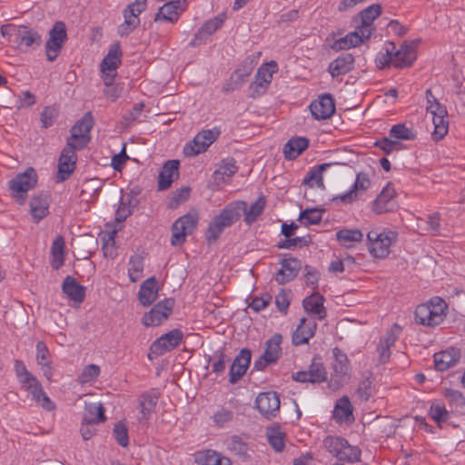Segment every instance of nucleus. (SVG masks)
<instances>
[{"label": "nucleus", "instance_id": "052dcab7", "mask_svg": "<svg viewBox=\"0 0 465 465\" xmlns=\"http://www.w3.org/2000/svg\"><path fill=\"white\" fill-rule=\"evenodd\" d=\"M269 86L270 84H266L255 75L253 81L248 87L249 97L255 99L262 96L267 92Z\"/></svg>", "mask_w": 465, "mask_h": 465}, {"label": "nucleus", "instance_id": "f03ea898", "mask_svg": "<svg viewBox=\"0 0 465 465\" xmlns=\"http://www.w3.org/2000/svg\"><path fill=\"white\" fill-rule=\"evenodd\" d=\"M398 238L396 232L386 229H373L367 233V246L370 253L379 259L386 258L391 246Z\"/></svg>", "mask_w": 465, "mask_h": 465}, {"label": "nucleus", "instance_id": "6e6d98bb", "mask_svg": "<svg viewBox=\"0 0 465 465\" xmlns=\"http://www.w3.org/2000/svg\"><path fill=\"white\" fill-rule=\"evenodd\" d=\"M426 99H427V111L434 116L438 115H448L447 110L445 106H443L437 98L432 94L430 89L426 91Z\"/></svg>", "mask_w": 465, "mask_h": 465}, {"label": "nucleus", "instance_id": "864d4df0", "mask_svg": "<svg viewBox=\"0 0 465 465\" xmlns=\"http://www.w3.org/2000/svg\"><path fill=\"white\" fill-rule=\"evenodd\" d=\"M270 445L276 450L282 451L285 446V433L280 428H270L267 431Z\"/></svg>", "mask_w": 465, "mask_h": 465}, {"label": "nucleus", "instance_id": "09e8293b", "mask_svg": "<svg viewBox=\"0 0 465 465\" xmlns=\"http://www.w3.org/2000/svg\"><path fill=\"white\" fill-rule=\"evenodd\" d=\"M144 269V259L140 254H133L127 264L128 277L132 282H136L142 279Z\"/></svg>", "mask_w": 465, "mask_h": 465}, {"label": "nucleus", "instance_id": "2eb2a0df", "mask_svg": "<svg viewBox=\"0 0 465 465\" xmlns=\"http://www.w3.org/2000/svg\"><path fill=\"white\" fill-rule=\"evenodd\" d=\"M292 379L299 382L320 383L327 379V371L321 358L314 357L309 369L293 373Z\"/></svg>", "mask_w": 465, "mask_h": 465}, {"label": "nucleus", "instance_id": "b1692460", "mask_svg": "<svg viewBox=\"0 0 465 465\" xmlns=\"http://www.w3.org/2000/svg\"><path fill=\"white\" fill-rule=\"evenodd\" d=\"M251 351L242 349L239 354L234 358L230 368V382L236 383L246 372L251 362Z\"/></svg>", "mask_w": 465, "mask_h": 465}, {"label": "nucleus", "instance_id": "9d476101", "mask_svg": "<svg viewBox=\"0 0 465 465\" xmlns=\"http://www.w3.org/2000/svg\"><path fill=\"white\" fill-rule=\"evenodd\" d=\"M387 52L391 64L397 68L409 67L416 60V52L411 45L404 43L400 49L392 42L386 44Z\"/></svg>", "mask_w": 465, "mask_h": 465}, {"label": "nucleus", "instance_id": "f3484780", "mask_svg": "<svg viewBox=\"0 0 465 465\" xmlns=\"http://www.w3.org/2000/svg\"><path fill=\"white\" fill-rule=\"evenodd\" d=\"M280 397L275 391L261 392L255 401V407L266 419L276 417L280 411Z\"/></svg>", "mask_w": 465, "mask_h": 465}, {"label": "nucleus", "instance_id": "c85d7f7f", "mask_svg": "<svg viewBox=\"0 0 465 465\" xmlns=\"http://www.w3.org/2000/svg\"><path fill=\"white\" fill-rule=\"evenodd\" d=\"M30 214L35 223H39L49 213V198L45 193L35 194L29 203Z\"/></svg>", "mask_w": 465, "mask_h": 465}, {"label": "nucleus", "instance_id": "5701e85b", "mask_svg": "<svg viewBox=\"0 0 465 465\" xmlns=\"http://www.w3.org/2000/svg\"><path fill=\"white\" fill-rule=\"evenodd\" d=\"M332 354L334 357L332 368L335 376L339 379V381H335L336 384L334 385L331 380L330 382V386L336 390L339 389L343 384L346 376L349 374L350 361L347 355L338 347L332 349Z\"/></svg>", "mask_w": 465, "mask_h": 465}, {"label": "nucleus", "instance_id": "f257e3e1", "mask_svg": "<svg viewBox=\"0 0 465 465\" xmlns=\"http://www.w3.org/2000/svg\"><path fill=\"white\" fill-rule=\"evenodd\" d=\"M446 302L440 297H434L427 303L417 306L415 320L417 323L434 327L440 324L445 318Z\"/></svg>", "mask_w": 465, "mask_h": 465}, {"label": "nucleus", "instance_id": "393cba45", "mask_svg": "<svg viewBox=\"0 0 465 465\" xmlns=\"http://www.w3.org/2000/svg\"><path fill=\"white\" fill-rule=\"evenodd\" d=\"M381 5L373 4L363 9L359 14L361 24L357 26L363 31L362 34L364 36H371L374 33L376 27L374 26L373 22L381 15Z\"/></svg>", "mask_w": 465, "mask_h": 465}, {"label": "nucleus", "instance_id": "774afa93", "mask_svg": "<svg viewBox=\"0 0 465 465\" xmlns=\"http://www.w3.org/2000/svg\"><path fill=\"white\" fill-rule=\"evenodd\" d=\"M429 415L434 421L440 423L447 420L449 414L443 404L436 402L431 404Z\"/></svg>", "mask_w": 465, "mask_h": 465}, {"label": "nucleus", "instance_id": "aec40b11", "mask_svg": "<svg viewBox=\"0 0 465 465\" xmlns=\"http://www.w3.org/2000/svg\"><path fill=\"white\" fill-rule=\"evenodd\" d=\"M22 388L32 396V399L46 411H53L55 409V404L50 400L47 394L44 391L42 384L39 381L33 377L27 382L22 384Z\"/></svg>", "mask_w": 465, "mask_h": 465}, {"label": "nucleus", "instance_id": "c9c22d12", "mask_svg": "<svg viewBox=\"0 0 465 465\" xmlns=\"http://www.w3.org/2000/svg\"><path fill=\"white\" fill-rule=\"evenodd\" d=\"M62 291L67 298L78 305L81 304L85 297V288L80 285L72 276H66L62 284Z\"/></svg>", "mask_w": 465, "mask_h": 465}, {"label": "nucleus", "instance_id": "58836bf2", "mask_svg": "<svg viewBox=\"0 0 465 465\" xmlns=\"http://www.w3.org/2000/svg\"><path fill=\"white\" fill-rule=\"evenodd\" d=\"M157 282L154 277L148 278L140 286L138 300L143 306L147 307L157 299Z\"/></svg>", "mask_w": 465, "mask_h": 465}, {"label": "nucleus", "instance_id": "7c9ffc66", "mask_svg": "<svg viewBox=\"0 0 465 465\" xmlns=\"http://www.w3.org/2000/svg\"><path fill=\"white\" fill-rule=\"evenodd\" d=\"M160 397V392L157 389H151L142 393L139 397L141 419L149 420L154 412L155 407Z\"/></svg>", "mask_w": 465, "mask_h": 465}, {"label": "nucleus", "instance_id": "e433bc0d", "mask_svg": "<svg viewBox=\"0 0 465 465\" xmlns=\"http://www.w3.org/2000/svg\"><path fill=\"white\" fill-rule=\"evenodd\" d=\"M352 411L353 408L350 399L343 396L336 402L332 417L338 423L351 424L354 421Z\"/></svg>", "mask_w": 465, "mask_h": 465}, {"label": "nucleus", "instance_id": "ddd939ff", "mask_svg": "<svg viewBox=\"0 0 465 465\" xmlns=\"http://www.w3.org/2000/svg\"><path fill=\"white\" fill-rule=\"evenodd\" d=\"M174 301L173 299H164L157 302L142 318V323L146 327L158 326L168 319L173 312Z\"/></svg>", "mask_w": 465, "mask_h": 465}, {"label": "nucleus", "instance_id": "69168bd1", "mask_svg": "<svg viewBox=\"0 0 465 465\" xmlns=\"http://www.w3.org/2000/svg\"><path fill=\"white\" fill-rule=\"evenodd\" d=\"M230 358L223 352V350L215 351L213 353V362L212 364L213 371L220 374L225 371L226 363L229 362Z\"/></svg>", "mask_w": 465, "mask_h": 465}, {"label": "nucleus", "instance_id": "1a4fd4ad", "mask_svg": "<svg viewBox=\"0 0 465 465\" xmlns=\"http://www.w3.org/2000/svg\"><path fill=\"white\" fill-rule=\"evenodd\" d=\"M122 50L119 44L112 45L101 62V74L104 84L110 86L114 84L117 69L121 65Z\"/></svg>", "mask_w": 465, "mask_h": 465}, {"label": "nucleus", "instance_id": "bb28decb", "mask_svg": "<svg viewBox=\"0 0 465 465\" xmlns=\"http://www.w3.org/2000/svg\"><path fill=\"white\" fill-rule=\"evenodd\" d=\"M370 185L371 181L368 174L359 173L351 189L344 193L337 195L334 199L341 203H351L358 198L359 192H365Z\"/></svg>", "mask_w": 465, "mask_h": 465}, {"label": "nucleus", "instance_id": "6e6552de", "mask_svg": "<svg viewBox=\"0 0 465 465\" xmlns=\"http://www.w3.org/2000/svg\"><path fill=\"white\" fill-rule=\"evenodd\" d=\"M146 6L147 0H134L124 9V22L117 28V33L120 36L129 35L139 26V15L146 9Z\"/></svg>", "mask_w": 465, "mask_h": 465}, {"label": "nucleus", "instance_id": "37998d69", "mask_svg": "<svg viewBox=\"0 0 465 465\" xmlns=\"http://www.w3.org/2000/svg\"><path fill=\"white\" fill-rule=\"evenodd\" d=\"M51 354L46 344L40 341L36 343V361L41 367L44 376L51 381L53 377V367L51 365Z\"/></svg>", "mask_w": 465, "mask_h": 465}, {"label": "nucleus", "instance_id": "4d7b16f0", "mask_svg": "<svg viewBox=\"0 0 465 465\" xmlns=\"http://www.w3.org/2000/svg\"><path fill=\"white\" fill-rule=\"evenodd\" d=\"M343 438L340 436H327L323 440V447L333 457L339 459L341 451L342 450Z\"/></svg>", "mask_w": 465, "mask_h": 465}, {"label": "nucleus", "instance_id": "4be33fe9", "mask_svg": "<svg viewBox=\"0 0 465 465\" xmlns=\"http://www.w3.org/2000/svg\"><path fill=\"white\" fill-rule=\"evenodd\" d=\"M242 204L241 207V211H239V219L242 215L244 216V223L248 225L254 223L259 216L263 213L264 208L266 206V199L264 196H259L257 200L252 203L250 207L247 206V203L244 201H237L232 203V208L236 207L238 204Z\"/></svg>", "mask_w": 465, "mask_h": 465}, {"label": "nucleus", "instance_id": "680f3d73", "mask_svg": "<svg viewBox=\"0 0 465 465\" xmlns=\"http://www.w3.org/2000/svg\"><path fill=\"white\" fill-rule=\"evenodd\" d=\"M212 419L217 427L223 428L227 423L232 420L233 412L229 409L222 407L216 412L213 413Z\"/></svg>", "mask_w": 465, "mask_h": 465}, {"label": "nucleus", "instance_id": "bf43d9fd", "mask_svg": "<svg viewBox=\"0 0 465 465\" xmlns=\"http://www.w3.org/2000/svg\"><path fill=\"white\" fill-rule=\"evenodd\" d=\"M322 213L319 209H305L299 216L301 223L306 226L317 224L322 221Z\"/></svg>", "mask_w": 465, "mask_h": 465}, {"label": "nucleus", "instance_id": "4c0bfd02", "mask_svg": "<svg viewBox=\"0 0 465 465\" xmlns=\"http://www.w3.org/2000/svg\"><path fill=\"white\" fill-rule=\"evenodd\" d=\"M246 437L242 435H232L228 437L224 443L226 449L233 455L237 456L242 460L250 458L249 445L246 441Z\"/></svg>", "mask_w": 465, "mask_h": 465}, {"label": "nucleus", "instance_id": "0eeeda50", "mask_svg": "<svg viewBox=\"0 0 465 465\" xmlns=\"http://www.w3.org/2000/svg\"><path fill=\"white\" fill-rule=\"evenodd\" d=\"M220 134V129L217 127L199 132L192 141L184 145L183 154L187 157H193L206 152L209 146L218 139Z\"/></svg>", "mask_w": 465, "mask_h": 465}, {"label": "nucleus", "instance_id": "3c124183", "mask_svg": "<svg viewBox=\"0 0 465 465\" xmlns=\"http://www.w3.org/2000/svg\"><path fill=\"white\" fill-rule=\"evenodd\" d=\"M52 266L54 269H59L64 262V240L62 236H57L51 247Z\"/></svg>", "mask_w": 465, "mask_h": 465}, {"label": "nucleus", "instance_id": "79ce46f5", "mask_svg": "<svg viewBox=\"0 0 465 465\" xmlns=\"http://www.w3.org/2000/svg\"><path fill=\"white\" fill-rule=\"evenodd\" d=\"M309 146L306 137L296 136L291 138L283 146V154L287 160L296 159Z\"/></svg>", "mask_w": 465, "mask_h": 465}, {"label": "nucleus", "instance_id": "20e7f679", "mask_svg": "<svg viewBox=\"0 0 465 465\" xmlns=\"http://www.w3.org/2000/svg\"><path fill=\"white\" fill-rule=\"evenodd\" d=\"M36 183L37 173L33 167H29L9 182V189L16 203L23 205L26 201L28 191L34 189Z\"/></svg>", "mask_w": 465, "mask_h": 465}, {"label": "nucleus", "instance_id": "8fccbe9b", "mask_svg": "<svg viewBox=\"0 0 465 465\" xmlns=\"http://www.w3.org/2000/svg\"><path fill=\"white\" fill-rule=\"evenodd\" d=\"M254 68L251 58H246L232 74L231 80L234 85H241L245 83Z\"/></svg>", "mask_w": 465, "mask_h": 465}, {"label": "nucleus", "instance_id": "c03bdc74", "mask_svg": "<svg viewBox=\"0 0 465 465\" xmlns=\"http://www.w3.org/2000/svg\"><path fill=\"white\" fill-rule=\"evenodd\" d=\"M340 244L347 249L354 247L363 240V233L358 229H341L336 232Z\"/></svg>", "mask_w": 465, "mask_h": 465}, {"label": "nucleus", "instance_id": "49530a36", "mask_svg": "<svg viewBox=\"0 0 465 465\" xmlns=\"http://www.w3.org/2000/svg\"><path fill=\"white\" fill-rule=\"evenodd\" d=\"M333 163H322L317 166H314L309 170L307 174L302 180V184L308 185L310 187H313L314 185H317L319 188H323V178H322V173L327 170L329 167H331Z\"/></svg>", "mask_w": 465, "mask_h": 465}, {"label": "nucleus", "instance_id": "39448f33", "mask_svg": "<svg viewBox=\"0 0 465 465\" xmlns=\"http://www.w3.org/2000/svg\"><path fill=\"white\" fill-rule=\"evenodd\" d=\"M94 126V118L91 112H87L71 128V135L66 143L79 150L84 149L91 140L90 131Z\"/></svg>", "mask_w": 465, "mask_h": 465}, {"label": "nucleus", "instance_id": "338daca9", "mask_svg": "<svg viewBox=\"0 0 465 465\" xmlns=\"http://www.w3.org/2000/svg\"><path fill=\"white\" fill-rule=\"evenodd\" d=\"M372 380L371 375L362 380L356 391V395L361 401H368L372 394Z\"/></svg>", "mask_w": 465, "mask_h": 465}, {"label": "nucleus", "instance_id": "72a5a7b5", "mask_svg": "<svg viewBox=\"0 0 465 465\" xmlns=\"http://www.w3.org/2000/svg\"><path fill=\"white\" fill-rule=\"evenodd\" d=\"M354 57L351 54H341L331 61L328 66V72L332 78L344 75L353 69Z\"/></svg>", "mask_w": 465, "mask_h": 465}, {"label": "nucleus", "instance_id": "412c9836", "mask_svg": "<svg viewBox=\"0 0 465 465\" xmlns=\"http://www.w3.org/2000/svg\"><path fill=\"white\" fill-rule=\"evenodd\" d=\"M309 108L314 119L326 120L334 114L335 103L331 94H324L312 101Z\"/></svg>", "mask_w": 465, "mask_h": 465}, {"label": "nucleus", "instance_id": "cd10ccee", "mask_svg": "<svg viewBox=\"0 0 465 465\" xmlns=\"http://www.w3.org/2000/svg\"><path fill=\"white\" fill-rule=\"evenodd\" d=\"M362 33L363 31L357 26L355 31L347 34L344 37L335 40L331 45V49L341 51L360 46L371 38V36H364Z\"/></svg>", "mask_w": 465, "mask_h": 465}, {"label": "nucleus", "instance_id": "f8f14e48", "mask_svg": "<svg viewBox=\"0 0 465 465\" xmlns=\"http://www.w3.org/2000/svg\"><path fill=\"white\" fill-rule=\"evenodd\" d=\"M282 336L279 333L272 335L265 343L262 355L253 363L257 371L264 370L268 365L275 363L282 356Z\"/></svg>", "mask_w": 465, "mask_h": 465}, {"label": "nucleus", "instance_id": "2f4dec72", "mask_svg": "<svg viewBox=\"0 0 465 465\" xmlns=\"http://www.w3.org/2000/svg\"><path fill=\"white\" fill-rule=\"evenodd\" d=\"M179 176V161L169 160L162 167L158 176L160 190L168 189L172 183Z\"/></svg>", "mask_w": 465, "mask_h": 465}, {"label": "nucleus", "instance_id": "a18cd8bd", "mask_svg": "<svg viewBox=\"0 0 465 465\" xmlns=\"http://www.w3.org/2000/svg\"><path fill=\"white\" fill-rule=\"evenodd\" d=\"M195 460L202 465H232L230 459L213 450L197 452Z\"/></svg>", "mask_w": 465, "mask_h": 465}, {"label": "nucleus", "instance_id": "0e129e2a", "mask_svg": "<svg viewBox=\"0 0 465 465\" xmlns=\"http://www.w3.org/2000/svg\"><path fill=\"white\" fill-rule=\"evenodd\" d=\"M375 146L382 150L385 153L389 154L395 151H400L403 148L402 143L396 140L384 137L375 142Z\"/></svg>", "mask_w": 465, "mask_h": 465}, {"label": "nucleus", "instance_id": "473e14b6", "mask_svg": "<svg viewBox=\"0 0 465 465\" xmlns=\"http://www.w3.org/2000/svg\"><path fill=\"white\" fill-rule=\"evenodd\" d=\"M301 268V262L296 258L284 259L281 262V268L277 272L275 280L280 284H284L296 277Z\"/></svg>", "mask_w": 465, "mask_h": 465}, {"label": "nucleus", "instance_id": "a878e982", "mask_svg": "<svg viewBox=\"0 0 465 465\" xmlns=\"http://www.w3.org/2000/svg\"><path fill=\"white\" fill-rule=\"evenodd\" d=\"M317 329V323L313 319L302 318L296 330L292 333V343L295 346L308 343L309 340L314 336Z\"/></svg>", "mask_w": 465, "mask_h": 465}, {"label": "nucleus", "instance_id": "5fc2aeb1", "mask_svg": "<svg viewBox=\"0 0 465 465\" xmlns=\"http://www.w3.org/2000/svg\"><path fill=\"white\" fill-rule=\"evenodd\" d=\"M448 115H438L432 117V123L434 124V131L431 134L434 141L441 140L449 130V122L447 121Z\"/></svg>", "mask_w": 465, "mask_h": 465}, {"label": "nucleus", "instance_id": "603ef678", "mask_svg": "<svg viewBox=\"0 0 465 465\" xmlns=\"http://www.w3.org/2000/svg\"><path fill=\"white\" fill-rule=\"evenodd\" d=\"M342 450L339 456V460L348 463H355L361 461V450L358 446L351 445L346 439L343 438Z\"/></svg>", "mask_w": 465, "mask_h": 465}, {"label": "nucleus", "instance_id": "c756f323", "mask_svg": "<svg viewBox=\"0 0 465 465\" xmlns=\"http://www.w3.org/2000/svg\"><path fill=\"white\" fill-rule=\"evenodd\" d=\"M433 358L436 370L444 371L459 361L460 351L457 348L450 347L445 351L436 352Z\"/></svg>", "mask_w": 465, "mask_h": 465}, {"label": "nucleus", "instance_id": "4468645a", "mask_svg": "<svg viewBox=\"0 0 465 465\" xmlns=\"http://www.w3.org/2000/svg\"><path fill=\"white\" fill-rule=\"evenodd\" d=\"M183 333L180 329H173L157 338L151 345L150 351L155 355H163L180 345Z\"/></svg>", "mask_w": 465, "mask_h": 465}, {"label": "nucleus", "instance_id": "6ab92c4d", "mask_svg": "<svg viewBox=\"0 0 465 465\" xmlns=\"http://www.w3.org/2000/svg\"><path fill=\"white\" fill-rule=\"evenodd\" d=\"M401 331V327L395 323L380 339L376 349L379 363L384 364L389 361L391 354V348L394 346L396 341L399 338Z\"/></svg>", "mask_w": 465, "mask_h": 465}, {"label": "nucleus", "instance_id": "e2e57ef3", "mask_svg": "<svg viewBox=\"0 0 465 465\" xmlns=\"http://www.w3.org/2000/svg\"><path fill=\"white\" fill-rule=\"evenodd\" d=\"M100 374V367L95 364L87 365L78 377V381L82 384L92 382L96 380Z\"/></svg>", "mask_w": 465, "mask_h": 465}, {"label": "nucleus", "instance_id": "9b49d317", "mask_svg": "<svg viewBox=\"0 0 465 465\" xmlns=\"http://www.w3.org/2000/svg\"><path fill=\"white\" fill-rule=\"evenodd\" d=\"M67 39L66 27L64 22L57 21L49 32V38L45 45L46 58L53 62L60 54Z\"/></svg>", "mask_w": 465, "mask_h": 465}, {"label": "nucleus", "instance_id": "13d9d810", "mask_svg": "<svg viewBox=\"0 0 465 465\" xmlns=\"http://www.w3.org/2000/svg\"><path fill=\"white\" fill-rule=\"evenodd\" d=\"M278 72V64L275 61H270L269 63H265L262 64L256 73V76H258L261 80L265 82L268 84H271L272 81V76L274 74Z\"/></svg>", "mask_w": 465, "mask_h": 465}, {"label": "nucleus", "instance_id": "7ed1b4c3", "mask_svg": "<svg viewBox=\"0 0 465 465\" xmlns=\"http://www.w3.org/2000/svg\"><path fill=\"white\" fill-rule=\"evenodd\" d=\"M242 205V204L241 203L236 207L232 208L230 203L213 218L210 223L205 234L206 241L209 243L215 242L225 228L230 227L233 223L239 220L238 212L241 211L240 206Z\"/></svg>", "mask_w": 465, "mask_h": 465}, {"label": "nucleus", "instance_id": "ea45409f", "mask_svg": "<svg viewBox=\"0 0 465 465\" xmlns=\"http://www.w3.org/2000/svg\"><path fill=\"white\" fill-rule=\"evenodd\" d=\"M183 9V3L180 0L167 2L159 9L154 22L167 21L173 24L178 20L179 10Z\"/></svg>", "mask_w": 465, "mask_h": 465}, {"label": "nucleus", "instance_id": "a19ab883", "mask_svg": "<svg viewBox=\"0 0 465 465\" xmlns=\"http://www.w3.org/2000/svg\"><path fill=\"white\" fill-rule=\"evenodd\" d=\"M41 42V35L27 26H20L16 38L13 39V43L20 48H29L34 45H40Z\"/></svg>", "mask_w": 465, "mask_h": 465}, {"label": "nucleus", "instance_id": "423d86ee", "mask_svg": "<svg viewBox=\"0 0 465 465\" xmlns=\"http://www.w3.org/2000/svg\"><path fill=\"white\" fill-rule=\"evenodd\" d=\"M199 221V213L196 210H191L183 216L177 219L172 226V245H180L185 242L186 236L192 234Z\"/></svg>", "mask_w": 465, "mask_h": 465}, {"label": "nucleus", "instance_id": "f704fd0d", "mask_svg": "<svg viewBox=\"0 0 465 465\" xmlns=\"http://www.w3.org/2000/svg\"><path fill=\"white\" fill-rule=\"evenodd\" d=\"M323 303L324 297L319 292H314L303 300L302 306L309 314L313 315L318 320H323L327 314Z\"/></svg>", "mask_w": 465, "mask_h": 465}, {"label": "nucleus", "instance_id": "a211bd4d", "mask_svg": "<svg viewBox=\"0 0 465 465\" xmlns=\"http://www.w3.org/2000/svg\"><path fill=\"white\" fill-rule=\"evenodd\" d=\"M78 150L79 149L74 146L68 145V143H66L65 147L63 149L58 159V181H65L74 171L77 161L76 151Z\"/></svg>", "mask_w": 465, "mask_h": 465}, {"label": "nucleus", "instance_id": "dca6fc26", "mask_svg": "<svg viewBox=\"0 0 465 465\" xmlns=\"http://www.w3.org/2000/svg\"><path fill=\"white\" fill-rule=\"evenodd\" d=\"M396 190L388 183L371 203V210L376 214H382L392 212L397 208Z\"/></svg>", "mask_w": 465, "mask_h": 465}, {"label": "nucleus", "instance_id": "de8ad7c7", "mask_svg": "<svg viewBox=\"0 0 465 465\" xmlns=\"http://www.w3.org/2000/svg\"><path fill=\"white\" fill-rule=\"evenodd\" d=\"M104 408L101 402H85L83 420L88 423H99L105 420Z\"/></svg>", "mask_w": 465, "mask_h": 465}]
</instances>
